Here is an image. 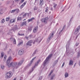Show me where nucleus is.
Returning <instances> with one entry per match:
<instances>
[{
	"label": "nucleus",
	"mask_w": 80,
	"mask_h": 80,
	"mask_svg": "<svg viewBox=\"0 0 80 80\" xmlns=\"http://www.w3.org/2000/svg\"><path fill=\"white\" fill-rule=\"evenodd\" d=\"M48 8L47 7L46 8V10H45V12H48Z\"/></svg>",
	"instance_id": "34"
},
{
	"label": "nucleus",
	"mask_w": 80,
	"mask_h": 80,
	"mask_svg": "<svg viewBox=\"0 0 80 80\" xmlns=\"http://www.w3.org/2000/svg\"><path fill=\"white\" fill-rule=\"evenodd\" d=\"M10 17H8V18H6V21H8L10 19Z\"/></svg>",
	"instance_id": "36"
},
{
	"label": "nucleus",
	"mask_w": 80,
	"mask_h": 80,
	"mask_svg": "<svg viewBox=\"0 0 80 80\" xmlns=\"http://www.w3.org/2000/svg\"><path fill=\"white\" fill-rule=\"evenodd\" d=\"M42 79V76H40L39 78V80H41Z\"/></svg>",
	"instance_id": "45"
},
{
	"label": "nucleus",
	"mask_w": 80,
	"mask_h": 80,
	"mask_svg": "<svg viewBox=\"0 0 80 80\" xmlns=\"http://www.w3.org/2000/svg\"><path fill=\"white\" fill-rule=\"evenodd\" d=\"M0 13H1V14L3 13V12H2Z\"/></svg>",
	"instance_id": "57"
},
{
	"label": "nucleus",
	"mask_w": 80,
	"mask_h": 80,
	"mask_svg": "<svg viewBox=\"0 0 80 80\" xmlns=\"http://www.w3.org/2000/svg\"><path fill=\"white\" fill-rule=\"evenodd\" d=\"M40 62V60L39 59L38 60V61L35 63L34 68H35V67H37V66L38 65V64L39 63V62Z\"/></svg>",
	"instance_id": "12"
},
{
	"label": "nucleus",
	"mask_w": 80,
	"mask_h": 80,
	"mask_svg": "<svg viewBox=\"0 0 80 80\" xmlns=\"http://www.w3.org/2000/svg\"><path fill=\"white\" fill-rule=\"evenodd\" d=\"M56 62H57V61H56Z\"/></svg>",
	"instance_id": "63"
},
{
	"label": "nucleus",
	"mask_w": 80,
	"mask_h": 80,
	"mask_svg": "<svg viewBox=\"0 0 80 80\" xmlns=\"http://www.w3.org/2000/svg\"><path fill=\"white\" fill-rule=\"evenodd\" d=\"M13 30H17V26H15L14 28L13 29Z\"/></svg>",
	"instance_id": "38"
},
{
	"label": "nucleus",
	"mask_w": 80,
	"mask_h": 80,
	"mask_svg": "<svg viewBox=\"0 0 80 80\" xmlns=\"http://www.w3.org/2000/svg\"><path fill=\"white\" fill-rule=\"evenodd\" d=\"M64 65H65V63L63 62L62 64V67H61V68H62L63 67V66H64Z\"/></svg>",
	"instance_id": "48"
},
{
	"label": "nucleus",
	"mask_w": 80,
	"mask_h": 80,
	"mask_svg": "<svg viewBox=\"0 0 80 80\" xmlns=\"http://www.w3.org/2000/svg\"><path fill=\"white\" fill-rule=\"evenodd\" d=\"M35 58H36V57H34L32 59V60L30 62V63H29V64L26 67V68H28V67H29V66H30V65H32V62H33V60H35Z\"/></svg>",
	"instance_id": "9"
},
{
	"label": "nucleus",
	"mask_w": 80,
	"mask_h": 80,
	"mask_svg": "<svg viewBox=\"0 0 80 80\" xmlns=\"http://www.w3.org/2000/svg\"><path fill=\"white\" fill-rule=\"evenodd\" d=\"M45 70H47V68H46Z\"/></svg>",
	"instance_id": "62"
},
{
	"label": "nucleus",
	"mask_w": 80,
	"mask_h": 80,
	"mask_svg": "<svg viewBox=\"0 0 80 80\" xmlns=\"http://www.w3.org/2000/svg\"><path fill=\"white\" fill-rule=\"evenodd\" d=\"M11 61H12V57L11 56H10L8 58V59H7V65L9 68H10V67H12V66H10V67H9L8 66V65L11 64V63H13V62H11L10 64H9V63H10V62H11Z\"/></svg>",
	"instance_id": "3"
},
{
	"label": "nucleus",
	"mask_w": 80,
	"mask_h": 80,
	"mask_svg": "<svg viewBox=\"0 0 80 80\" xmlns=\"http://www.w3.org/2000/svg\"><path fill=\"white\" fill-rule=\"evenodd\" d=\"M42 38L41 37H39L37 38L35 41H34L33 42V44L35 43V42H37L38 43H39L40 42L42 41Z\"/></svg>",
	"instance_id": "4"
},
{
	"label": "nucleus",
	"mask_w": 80,
	"mask_h": 80,
	"mask_svg": "<svg viewBox=\"0 0 80 80\" xmlns=\"http://www.w3.org/2000/svg\"><path fill=\"white\" fill-rule=\"evenodd\" d=\"M52 73H53V70H52L50 72V73L49 74L48 76L50 77V76H51V75H52Z\"/></svg>",
	"instance_id": "32"
},
{
	"label": "nucleus",
	"mask_w": 80,
	"mask_h": 80,
	"mask_svg": "<svg viewBox=\"0 0 80 80\" xmlns=\"http://www.w3.org/2000/svg\"><path fill=\"white\" fill-rule=\"evenodd\" d=\"M26 24H27V22H24L22 23V25L23 26V25H26Z\"/></svg>",
	"instance_id": "31"
},
{
	"label": "nucleus",
	"mask_w": 80,
	"mask_h": 80,
	"mask_svg": "<svg viewBox=\"0 0 80 80\" xmlns=\"http://www.w3.org/2000/svg\"><path fill=\"white\" fill-rule=\"evenodd\" d=\"M23 61L22 60L19 62L18 63H17V62H12L11 63L10 65H8V66L9 67L11 66L12 68H13V69H17L23 63Z\"/></svg>",
	"instance_id": "1"
},
{
	"label": "nucleus",
	"mask_w": 80,
	"mask_h": 80,
	"mask_svg": "<svg viewBox=\"0 0 80 80\" xmlns=\"http://www.w3.org/2000/svg\"><path fill=\"white\" fill-rule=\"evenodd\" d=\"M72 18H73V17H72L70 19V20L69 21V23L68 24V27L70 25V24H71V21H72Z\"/></svg>",
	"instance_id": "21"
},
{
	"label": "nucleus",
	"mask_w": 80,
	"mask_h": 80,
	"mask_svg": "<svg viewBox=\"0 0 80 80\" xmlns=\"http://www.w3.org/2000/svg\"><path fill=\"white\" fill-rule=\"evenodd\" d=\"M53 7H54V9H55L56 8V7H57V5L55 3H53Z\"/></svg>",
	"instance_id": "27"
},
{
	"label": "nucleus",
	"mask_w": 80,
	"mask_h": 80,
	"mask_svg": "<svg viewBox=\"0 0 80 80\" xmlns=\"http://www.w3.org/2000/svg\"><path fill=\"white\" fill-rule=\"evenodd\" d=\"M64 1V0H61V2H63Z\"/></svg>",
	"instance_id": "53"
},
{
	"label": "nucleus",
	"mask_w": 80,
	"mask_h": 80,
	"mask_svg": "<svg viewBox=\"0 0 80 80\" xmlns=\"http://www.w3.org/2000/svg\"><path fill=\"white\" fill-rule=\"evenodd\" d=\"M12 76V73L11 72H8L6 74V77L8 78H11Z\"/></svg>",
	"instance_id": "5"
},
{
	"label": "nucleus",
	"mask_w": 80,
	"mask_h": 80,
	"mask_svg": "<svg viewBox=\"0 0 80 80\" xmlns=\"http://www.w3.org/2000/svg\"><path fill=\"white\" fill-rule=\"evenodd\" d=\"M38 9V7L37 6H35L34 7V10L35 11V10H37Z\"/></svg>",
	"instance_id": "30"
},
{
	"label": "nucleus",
	"mask_w": 80,
	"mask_h": 80,
	"mask_svg": "<svg viewBox=\"0 0 80 80\" xmlns=\"http://www.w3.org/2000/svg\"><path fill=\"white\" fill-rule=\"evenodd\" d=\"M63 6H62V7H61V8H63Z\"/></svg>",
	"instance_id": "61"
},
{
	"label": "nucleus",
	"mask_w": 80,
	"mask_h": 80,
	"mask_svg": "<svg viewBox=\"0 0 80 80\" xmlns=\"http://www.w3.org/2000/svg\"><path fill=\"white\" fill-rule=\"evenodd\" d=\"M79 35H80V33H79L78 35L76 36V39L77 38H78V37Z\"/></svg>",
	"instance_id": "49"
},
{
	"label": "nucleus",
	"mask_w": 80,
	"mask_h": 80,
	"mask_svg": "<svg viewBox=\"0 0 80 80\" xmlns=\"http://www.w3.org/2000/svg\"><path fill=\"white\" fill-rule=\"evenodd\" d=\"M18 35H21V36H23V35H24V34H20L18 33Z\"/></svg>",
	"instance_id": "46"
},
{
	"label": "nucleus",
	"mask_w": 80,
	"mask_h": 80,
	"mask_svg": "<svg viewBox=\"0 0 80 80\" xmlns=\"http://www.w3.org/2000/svg\"><path fill=\"white\" fill-rule=\"evenodd\" d=\"M23 20V21H24V20H26V19H24Z\"/></svg>",
	"instance_id": "59"
},
{
	"label": "nucleus",
	"mask_w": 80,
	"mask_h": 80,
	"mask_svg": "<svg viewBox=\"0 0 80 80\" xmlns=\"http://www.w3.org/2000/svg\"><path fill=\"white\" fill-rule=\"evenodd\" d=\"M55 77V75H52L51 77V79H53V77Z\"/></svg>",
	"instance_id": "42"
},
{
	"label": "nucleus",
	"mask_w": 80,
	"mask_h": 80,
	"mask_svg": "<svg viewBox=\"0 0 80 80\" xmlns=\"http://www.w3.org/2000/svg\"><path fill=\"white\" fill-rule=\"evenodd\" d=\"M80 25H79L76 29L75 30V31L74 32L75 34H77V33H78V32H79V30H80Z\"/></svg>",
	"instance_id": "10"
},
{
	"label": "nucleus",
	"mask_w": 80,
	"mask_h": 80,
	"mask_svg": "<svg viewBox=\"0 0 80 80\" xmlns=\"http://www.w3.org/2000/svg\"><path fill=\"white\" fill-rule=\"evenodd\" d=\"M43 0H40V6H42V5H43Z\"/></svg>",
	"instance_id": "20"
},
{
	"label": "nucleus",
	"mask_w": 80,
	"mask_h": 80,
	"mask_svg": "<svg viewBox=\"0 0 80 80\" xmlns=\"http://www.w3.org/2000/svg\"><path fill=\"white\" fill-rule=\"evenodd\" d=\"M33 20H35V18H32L30 19H28V23H29V22H32V21H33Z\"/></svg>",
	"instance_id": "16"
},
{
	"label": "nucleus",
	"mask_w": 80,
	"mask_h": 80,
	"mask_svg": "<svg viewBox=\"0 0 80 80\" xmlns=\"http://www.w3.org/2000/svg\"><path fill=\"white\" fill-rule=\"evenodd\" d=\"M37 29H38V27L37 26L33 29V32L34 33L37 32Z\"/></svg>",
	"instance_id": "13"
},
{
	"label": "nucleus",
	"mask_w": 80,
	"mask_h": 80,
	"mask_svg": "<svg viewBox=\"0 0 80 80\" xmlns=\"http://www.w3.org/2000/svg\"><path fill=\"white\" fill-rule=\"evenodd\" d=\"M22 20V18L21 17L18 18V21H20V20Z\"/></svg>",
	"instance_id": "37"
},
{
	"label": "nucleus",
	"mask_w": 80,
	"mask_h": 80,
	"mask_svg": "<svg viewBox=\"0 0 80 80\" xmlns=\"http://www.w3.org/2000/svg\"><path fill=\"white\" fill-rule=\"evenodd\" d=\"M26 38H27V39H28V37H26Z\"/></svg>",
	"instance_id": "60"
},
{
	"label": "nucleus",
	"mask_w": 80,
	"mask_h": 80,
	"mask_svg": "<svg viewBox=\"0 0 80 80\" xmlns=\"http://www.w3.org/2000/svg\"><path fill=\"white\" fill-rule=\"evenodd\" d=\"M73 65V62L72 60H70L69 63V65Z\"/></svg>",
	"instance_id": "14"
},
{
	"label": "nucleus",
	"mask_w": 80,
	"mask_h": 80,
	"mask_svg": "<svg viewBox=\"0 0 80 80\" xmlns=\"http://www.w3.org/2000/svg\"><path fill=\"white\" fill-rule=\"evenodd\" d=\"M65 8H66V6H65L64 8H63L62 10L61 11V12H63L64 11V10L65 9Z\"/></svg>",
	"instance_id": "44"
},
{
	"label": "nucleus",
	"mask_w": 80,
	"mask_h": 80,
	"mask_svg": "<svg viewBox=\"0 0 80 80\" xmlns=\"http://www.w3.org/2000/svg\"><path fill=\"white\" fill-rule=\"evenodd\" d=\"M32 41L30 40L28 41L26 43V46H32Z\"/></svg>",
	"instance_id": "8"
},
{
	"label": "nucleus",
	"mask_w": 80,
	"mask_h": 80,
	"mask_svg": "<svg viewBox=\"0 0 80 80\" xmlns=\"http://www.w3.org/2000/svg\"><path fill=\"white\" fill-rule=\"evenodd\" d=\"M77 64V63H75V64H74V67H75V66L76 65V64Z\"/></svg>",
	"instance_id": "56"
},
{
	"label": "nucleus",
	"mask_w": 80,
	"mask_h": 80,
	"mask_svg": "<svg viewBox=\"0 0 80 80\" xmlns=\"http://www.w3.org/2000/svg\"><path fill=\"white\" fill-rule=\"evenodd\" d=\"M16 12L17 13H18L19 12V9H16Z\"/></svg>",
	"instance_id": "41"
},
{
	"label": "nucleus",
	"mask_w": 80,
	"mask_h": 80,
	"mask_svg": "<svg viewBox=\"0 0 80 80\" xmlns=\"http://www.w3.org/2000/svg\"><path fill=\"white\" fill-rule=\"evenodd\" d=\"M69 43L68 42H67V44L66 45V50H67V49H68V48H69Z\"/></svg>",
	"instance_id": "23"
},
{
	"label": "nucleus",
	"mask_w": 80,
	"mask_h": 80,
	"mask_svg": "<svg viewBox=\"0 0 80 80\" xmlns=\"http://www.w3.org/2000/svg\"><path fill=\"white\" fill-rule=\"evenodd\" d=\"M25 0H21V3H23L24 2Z\"/></svg>",
	"instance_id": "51"
},
{
	"label": "nucleus",
	"mask_w": 80,
	"mask_h": 80,
	"mask_svg": "<svg viewBox=\"0 0 80 80\" xmlns=\"http://www.w3.org/2000/svg\"><path fill=\"white\" fill-rule=\"evenodd\" d=\"M80 52H79L78 53L77 55V58H79L80 56Z\"/></svg>",
	"instance_id": "33"
},
{
	"label": "nucleus",
	"mask_w": 80,
	"mask_h": 80,
	"mask_svg": "<svg viewBox=\"0 0 80 80\" xmlns=\"http://www.w3.org/2000/svg\"><path fill=\"white\" fill-rule=\"evenodd\" d=\"M21 45H23V41L20 42L18 45V46H19Z\"/></svg>",
	"instance_id": "25"
},
{
	"label": "nucleus",
	"mask_w": 80,
	"mask_h": 80,
	"mask_svg": "<svg viewBox=\"0 0 80 80\" xmlns=\"http://www.w3.org/2000/svg\"><path fill=\"white\" fill-rule=\"evenodd\" d=\"M66 27V25H65L63 27L62 30L60 31V32H64V30H65V29Z\"/></svg>",
	"instance_id": "15"
},
{
	"label": "nucleus",
	"mask_w": 80,
	"mask_h": 80,
	"mask_svg": "<svg viewBox=\"0 0 80 80\" xmlns=\"http://www.w3.org/2000/svg\"><path fill=\"white\" fill-rule=\"evenodd\" d=\"M1 56L2 58L3 57V56H4V53L3 52H2L1 54Z\"/></svg>",
	"instance_id": "26"
},
{
	"label": "nucleus",
	"mask_w": 80,
	"mask_h": 80,
	"mask_svg": "<svg viewBox=\"0 0 80 80\" xmlns=\"http://www.w3.org/2000/svg\"><path fill=\"white\" fill-rule=\"evenodd\" d=\"M52 54H51L49 55L48 56V57L46 58V59L43 63V66H44V67H45V65H47V63L48 61V60H49V59H50V57H52Z\"/></svg>",
	"instance_id": "2"
},
{
	"label": "nucleus",
	"mask_w": 80,
	"mask_h": 80,
	"mask_svg": "<svg viewBox=\"0 0 80 80\" xmlns=\"http://www.w3.org/2000/svg\"><path fill=\"white\" fill-rule=\"evenodd\" d=\"M15 22V19H12L10 20V23Z\"/></svg>",
	"instance_id": "22"
},
{
	"label": "nucleus",
	"mask_w": 80,
	"mask_h": 80,
	"mask_svg": "<svg viewBox=\"0 0 80 80\" xmlns=\"http://www.w3.org/2000/svg\"><path fill=\"white\" fill-rule=\"evenodd\" d=\"M52 7V5L50 4L49 7L50 8V10H51L52 11H53V8Z\"/></svg>",
	"instance_id": "29"
},
{
	"label": "nucleus",
	"mask_w": 80,
	"mask_h": 80,
	"mask_svg": "<svg viewBox=\"0 0 80 80\" xmlns=\"http://www.w3.org/2000/svg\"><path fill=\"white\" fill-rule=\"evenodd\" d=\"M32 30V28H31V29L30 30Z\"/></svg>",
	"instance_id": "58"
},
{
	"label": "nucleus",
	"mask_w": 80,
	"mask_h": 80,
	"mask_svg": "<svg viewBox=\"0 0 80 80\" xmlns=\"http://www.w3.org/2000/svg\"><path fill=\"white\" fill-rule=\"evenodd\" d=\"M15 2H18L20 1V0H14Z\"/></svg>",
	"instance_id": "52"
},
{
	"label": "nucleus",
	"mask_w": 80,
	"mask_h": 80,
	"mask_svg": "<svg viewBox=\"0 0 80 80\" xmlns=\"http://www.w3.org/2000/svg\"><path fill=\"white\" fill-rule=\"evenodd\" d=\"M28 13H25L23 15V18H25V17H28Z\"/></svg>",
	"instance_id": "18"
},
{
	"label": "nucleus",
	"mask_w": 80,
	"mask_h": 80,
	"mask_svg": "<svg viewBox=\"0 0 80 80\" xmlns=\"http://www.w3.org/2000/svg\"><path fill=\"white\" fill-rule=\"evenodd\" d=\"M29 37H32V35H30L29 36Z\"/></svg>",
	"instance_id": "54"
},
{
	"label": "nucleus",
	"mask_w": 80,
	"mask_h": 80,
	"mask_svg": "<svg viewBox=\"0 0 80 80\" xmlns=\"http://www.w3.org/2000/svg\"><path fill=\"white\" fill-rule=\"evenodd\" d=\"M74 67V68L75 67V66H74V67Z\"/></svg>",
	"instance_id": "64"
},
{
	"label": "nucleus",
	"mask_w": 80,
	"mask_h": 80,
	"mask_svg": "<svg viewBox=\"0 0 80 80\" xmlns=\"http://www.w3.org/2000/svg\"><path fill=\"white\" fill-rule=\"evenodd\" d=\"M4 67H5V66H4V65H1V69H2V70L4 69Z\"/></svg>",
	"instance_id": "28"
},
{
	"label": "nucleus",
	"mask_w": 80,
	"mask_h": 80,
	"mask_svg": "<svg viewBox=\"0 0 80 80\" xmlns=\"http://www.w3.org/2000/svg\"><path fill=\"white\" fill-rule=\"evenodd\" d=\"M65 76L66 78H67V77H68V73L67 72H65Z\"/></svg>",
	"instance_id": "24"
},
{
	"label": "nucleus",
	"mask_w": 80,
	"mask_h": 80,
	"mask_svg": "<svg viewBox=\"0 0 80 80\" xmlns=\"http://www.w3.org/2000/svg\"><path fill=\"white\" fill-rule=\"evenodd\" d=\"M24 53V50L23 49L20 50L18 52V54L19 55H22L23 53Z\"/></svg>",
	"instance_id": "11"
},
{
	"label": "nucleus",
	"mask_w": 80,
	"mask_h": 80,
	"mask_svg": "<svg viewBox=\"0 0 80 80\" xmlns=\"http://www.w3.org/2000/svg\"><path fill=\"white\" fill-rule=\"evenodd\" d=\"M12 40L13 42V43L14 44H16V40H15V39L14 38H10V40Z\"/></svg>",
	"instance_id": "19"
},
{
	"label": "nucleus",
	"mask_w": 80,
	"mask_h": 80,
	"mask_svg": "<svg viewBox=\"0 0 80 80\" xmlns=\"http://www.w3.org/2000/svg\"><path fill=\"white\" fill-rule=\"evenodd\" d=\"M79 45V43L78 42H76L75 44V45L76 47H77V46H78Z\"/></svg>",
	"instance_id": "39"
},
{
	"label": "nucleus",
	"mask_w": 80,
	"mask_h": 80,
	"mask_svg": "<svg viewBox=\"0 0 80 80\" xmlns=\"http://www.w3.org/2000/svg\"><path fill=\"white\" fill-rule=\"evenodd\" d=\"M72 40V38H70V39H69V41H68V43H70V40Z\"/></svg>",
	"instance_id": "47"
},
{
	"label": "nucleus",
	"mask_w": 80,
	"mask_h": 80,
	"mask_svg": "<svg viewBox=\"0 0 80 80\" xmlns=\"http://www.w3.org/2000/svg\"><path fill=\"white\" fill-rule=\"evenodd\" d=\"M5 22V19H3L2 20H1V23H3Z\"/></svg>",
	"instance_id": "35"
},
{
	"label": "nucleus",
	"mask_w": 80,
	"mask_h": 80,
	"mask_svg": "<svg viewBox=\"0 0 80 80\" xmlns=\"http://www.w3.org/2000/svg\"><path fill=\"white\" fill-rule=\"evenodd\" d=\"M48 18H45L42 19V22L44 23H47V21H48Z\"/></svg>",
	"instance_id": "7"
},
{
	"label": "nucleus",
	"mask_w": 80,
	"mask_h": 80,
	"mask_svg": "<svg viewBox=\"0 0 80 80\" xmlns=\"http://www.w3.org/2000/svg\"><path fill=\"white\" fill-rule=\"evenodd\" d=\"M17 80V78H15L13 80Z\"/></svg>",
	"instance_id": "55"
},
{
	"label": "nucleus",
	"mask_w": 80,
	"mask_h": 80,
	"mask_svg": "<svg viewBox=\"0 0 80 80\" xmlns=\"http://www.w3.org/2000/svg\"><path fill=\"white\" fill-rule=\"evenodd\" d=\"M26 3H27V1H26L25 2H24L23 3L21 6L20 7L21 8H23V7H24V6H25V5H26Z\"/></svg>",
	"instance_id": "17"
},
{
	"label": "nucleus",
	"mask_w": 80,
	"mask_h": 80,
	"mask_svg": "<svg viewBox=\"0 0 80 80\" xmlns=\"http://www.w3.org/2000/svg\"><path fill=\"white\" fill-rule=\"evenodd\" d=\"M33 70H34L33 68L32 69V70H31V71L30 70V73H31V72H33Z\"/></svg>",
	"instance_id": "50"
},
{
	"label": "nucleus",
	"mask_w": 80,
	"mask_h": 80,
	"mask_svg": "<svg viewBox=\"0 0 80 80\" xmlns=\"http://www.w3.org/2000/svg\"><path fill=\"white\" fill-rule=\"evenodd\" d=\"M6 59H7V56L5 55L4 56V60H6Z\"/></svg>",
	"instance_id": "43"
},
{
	"label": "nucleus",
	"mask_w": 80,
	"mask_h": 80,
	"mask_svg": "<svg viewBox=\"0 0 80 80\" xmlns=\"http://www.w3.org/2000/svg\"><path fill=\"white\" fill-rule=\"evenodd\" d=\"M15 12H16V9L13 10L12 12H11V13H14Z\"/></svg>",
	"instance_id": "40"
},
{
	"label": "nucleus",
	"mask_w": 80,
	"mask_h": 80,
	"mask_svg": "<svg viewBox=\"0 0 80 80\" xmlns=\"http://www.w3.org/2000/svg\"><path fill=\"white\" fill-rule=\"evenodd\" d=\"M53 37V33H52V34H50L49 35V38L48 39L47 41V43H49L50 40H51V39Z\"/></svg>",
	"instance_id": "6"
}]
</instances>
